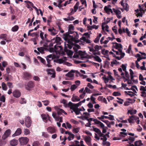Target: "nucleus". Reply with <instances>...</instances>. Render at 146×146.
<instances>
[{"instance_id":"obj_1","label":"nucleus","mask_w":146,"mask_h":146,"mask_svg":"<svg viewBox=\"0 0 146 146\" xmlns=\"http://www.w3.org/2000/svg\"><path fill=\"white\" fill-rule=\"evenodd\" d=\"M70 45H72V47L75 52V53L73 56V58H81L82 60L85 58L86 56L85 53L79 50L78 52L77 51L80 48V46L78 44H73V42L69 43Z\"/></svg>"},{"instance_id":"obj_2","label":"nucleus","mask_w":146,"mask_h":146,"mask_svg":"<svg viewBox=\"0 0 146 146\" xmlns=\"http://www.w3.org/2000/svg\"><path fill=\"white\" fill-rule=\"evenodd\" d=\"M50 52H53L54 58H58L60 55L62 56L65 55V53L63 51V49L61 46L59 45H55L54 46V49L53 48H50Z\"/></svg>"},{"instance_id":"obj_3","label":"nucleus","mask_w":146,"mask_h":146,"mask_svg":"<svg viewBox=\"0 0 146 146\" xmlns=\"http://www.w3.org/2000/svg\"><path fill=\"white\" fill-rule=\"evenodd\" d=\"M72 34V35H70L68 34L65 35L64 39L66 41V42L68 43V40L70 41L69 43L73 42L77 43L79 42V40L78 39L79 36L77 32H74Z\"/></svg>"},{"instance_id":"obj_4","label":"nucleus","mask_w":146,"mask_h":146,"mask_svg":"<svg viewBox=\"0 0 146 146\" xmlns=\"http://www.w3.org/2000/svg\"><path fill=\"white\" fill-rule=\"evenodd\" d=\"M109 133V132H108L107 133L104 135L101 132V140H103L102 144L104 146H110V143L106 141L107 140V137L109 138L110 137V136L108 135Z\"/></svg>"},{"instance_id":"obj_5","label":"nucleus","mask_w":146,"mask_h":146,"mask_svg":"<svg viewBox=\"0 0 146 146\" xmlns=\"http://www.w3.org/2000/svg\"><path fill=\"white\" fill-rule=\"evenodd\" d=\"M69 42H70V41L68 40V43L66 42H64V50L67 53L68 55L72 56L73 55V52L68 49V48L71 49L72 48V45H70Z\"/></svg>"},{"instance_id":"obj_6","label":"nucleus","mask_w":146,"mask_h":146,"mask_svg":"<svg viewBox=\"0 0 146 146\" xmlns=\"http://www.w3.org/2000/svg\"><path fill=\"white\" fill-rule=\"evenodd\" d=\"M100 47L96 45L94 47V49L93 48H90V51L91 52L90 53L91 54H93L94 55L100 54V52L98 50H100Z\"/></svg>"},{"instance_id":"obj_7","label":"nucleus","mask_w":146,"mask_h":146,"mask_svg":"<svg viewBox=\"0 0 146 146\" xmlns=\"http://www.w3.org/2000/svg\"><path fill=\"white\" fill-rule=\"evenodd\" d=\"M83 36H85L86 37L83 36L80 38V40L86 42L87 43H91L90 40L88 39V38L90 37V34L88 33H86L84 34Z\"/></svg>"},{"instance_id":"obj_8","label":"nucleus","mask_w":146,"mask_h":146,"mask_svg":"<svg viewBox=\"0 0 146 146\" xmlns=\"http://www.w3.org/2000/svg\"><path fill=\"white\" fill-rule=\"evenodd\" d=\"M19 140L21 145H26L29 141V139L27 137H22L19 138Z\"/></svg>"},{"instance_id":"obj_9","label":"nucleus","mask_w":146,"mask_h":146,"mask_svg":"<svg viewBox=\"0 0 146 146\" xmlns=\"http://www.w3.org/2000/svg\"><path fill=\"white\" fill-rule=\"evenodd\" d=\"M52 116L56 121H59L60 123H62L63 122L62 117H59V115L58 116V114H57L56 112H53L52 113Z\"/></svg>"},{"instance_id":"obj_10","label":"nucleus","mask_w":146,"mask_h":146,"mask_svg":"<svg viewBox=\"0 0 146 146\" xmlns=\"http://www.w3.org/2000/svg\"><path fill=\"white\" fill-rule=\"evenodd\" d=\"M61 102L64 104V106L66 108H70L73 107H72V106L74 104L71 102H69L68 104L67 101L64 99H63L61 100Z\"/></svg>"},{"instance_id":"obj_11","label":"nucleus","mask_w":146,"mask_h":146,"mask_svg":"<svg viewBox=\"0 0 146 146\" xmlns=\"http://www.w3.org/2000/svg\"><path fill=\"white\" fill-rule=\"evenodd\" d=\"M25 119V125L27 127H30L31 124V121L29 116L26 117Z\"/></svg>"},{"instance_id":"obj_12","label":"nucleus","mask_w":146,"mask_h":146,"mask_svg":"<svg viewBox=\"0 0 146 146\" xmlns=\"http://www.w3.org/2000/svg\"><path fill=\"white\" fill-rule=\"evenodd\" d=\"M11 133V131L9 129L6 130L4 134L3 135L2 138L3 139H5L8 137Z\"/></svg>"},{"instance_id":"obj_13","label":"nucleus","mask_w":146,"mask_h":146,"mask_svg":"<svg viewBox=\"0 0 146 146\" xmlns=\"http://www.w3.org/2000/svg\"><path fill=\"white\" fill-rule=\"evenodd\" d=\"M48 74L51 75L52 78H54L55 76V70L53 69H47L46 70Z\"/></svg>"},{"instance_id":"obj_14","label":"nucleus","mask_w":146,"mask_h":146,"mask_svg":"<svg viewBox=\"0 0 146 146\" xmlns=\"http://www.w3.org/2000/svg\"><path fill=\"white\" fill-rule=\"evenodd\" d=\"M137 119H138L137 116L132 115L131 116L129 117V118L127 119V120L130 123H134V120L136 121Z\"/></svg>"},{"instance_id":"obj_15","label":"nucleus","mask_w":146,"mask_h":146,"mask_svg":"<svg viewBox=\"0 0 146 146\" xmlns=\"http://www.w3.org/2000/svg\"><path fill=\"white\" fill-rule=\"evenodd\" d=\"M0 38L5 40L7 43H9L11 42V40L7 38V35L6 34H1L0 35Z\"/></svg>"},{"instance_id":"obj_16","label":"nucleus","mask_w":146,"mask_h":146,"mask_svg":"<svg viewBox=\"0 0 146 146\" xmlns=\"http://www.w3.org/2000/svg\"><path fill=\"white\" fill-rule=\"evenodd\" d=\"M13 94L15 97L18 98L21 96V93L19 90H16L13 92Z\"/></svg>"},{"instance_id":"obj_17","label":"nucleus","mask_w":146,"mask_h":146,"mask_svg":"<svg viewBox=\"0 0 146 146\" xmlns=\"http://www.w3.org/2000/svg\"><path fill=\"white\" fill-rule=\"evenodd\" d=\"M112 10H113V13L114 12L115 13V14L118 18L120 19L121 18V16L119 15L121 13L120 11L118 9L114 8H113Z\"/></svg>"},{"instance_id":"obj_18","label":"nucleus","mask_w":146,"mask_h":146,"mask_svg":"<svg viewBox=\"0 0 146 146\" xmlns=\"http://www.w3.org/2000/svg\"><path fill=\"white\" fill-rule=\"evenodd\" d=\"M48 31L52 36H54L58 33V31L56 30L53 28L48 29Z\"/></svg>"},{"instance_id":"obj_19","label":"nucleus","mask_w":146,"mask_h":146,"mask_svg":"<svg viewBox=\"0 0 146 146\" xmlns=\"http://www.w3.org/2000/svg\"><path fill=\"white\" fill-rule=\"evenodd\" d=\"M61 41V38L59 37H56L52 39V42L56 43V45H59Z\"/></svg>"},{"instance_id":"obj_20","label":"nucleus","mask_w":146,"mask_h":146,"mask_svg":"<svg viewBox=\"0 0 146 146\" xmlns=\"http://www.w3.org/2000/svg\"><path fill=\"white\" fill-rule=\"evenodd\" d=\"M47 131L50 134L55 133L56 131L55 129L53 127H49L46 129Z\"/></svg>"},{"instance_id":"obj_21","label":"nucleus","mask_w":146,"mask_h":146,"mask_svg":"<svg viewBox=\"0 0 146 146\" xmlns=\"http://www.w3.org/2000/svg\"><path fill=\"white\" fill-rule=\"evenodd\" d=\"M108 28L109 26L107 25H106V23H103L102 26V30H103V31L102 32V33L103 34L104 33H105L104 32L105 29V31H106L107 32H108Z\"/></svg>"},{"instance_id":"obj_22","label":"nucleus","mask_w":146,"mask_h":146,"mask_svg":"<svg viewBox=\"0 0 146 146\" xmlns=\"http://www.w3.org/2000/svg\"><path fill=\"white\" fill-rule=\"evenodd\" d=\"M34 84L32 81L29 82L26 87V89L28 90H30L33 87Z\"/></svg>"},{"instance_id":"obj_23","label":"nucleus","mask_w":146,"mask_h":146,"mask_svg":"<svg viewBox=\"0 0 146 146\" xmlns=\"http://www.w3.org/2000/svg\"><path fill=\"white\" fill-rule=\"evenodd\" d=\"M73 107L72 108H70L74 112H75L76 115H79L80 113V112L78 110H77V108L75 104H74L72 106Z\"/></svg>"},{"instance_id":"obj_24","label":"nucleus","mask_w":146,"mask_h":146,"mask_svg":"<svg viewBox=\"0 0 146 146\" xmlns=\"http://www.w3.org/2000/svg\"><path fill=\"white\" fill-rule=\"evenodd\" d=\"M22 132L21 129L20 128H18L15 133L12 135V137H15L20 135Z\"/></svg>"},{"instance_id":"obj_25","label":"nucleus","mask_w":146,"mask_h":146,"mask_svg":"<svg viewBox=\"0 0 146 146\" xmlns=\"http://www.w3.org/2000/svg\"><path fill=\"white\" fill-rule=\"evenodd\" d=\"M135 140V138L133 137H131L130 136H129V137L127 139H124L122 140V141H128V143H129V144L131 143H132Z\"/></svg>"},{"instance_id":"obj_26","label":"nucleus","mask_w":146,"mask_h":146,"mask_svg":"<svg viewBox=\"0 0 146 146\" xmlns=\"http://www.w3.org/2000/svg\"><path fill=\"white\" fill-rule=\"evenodd\" d=\"M79 142L76 140L70 142L69 144V146H80Z\"/></svg>"},{"instance_id":"obj_27","label":"nucleus","mask_w":146,"mask_h":146,"mask_svg":"<svg viewBox=\"0 0 146 146\" xmlns=\"http://www.w3.org/2000/svg\"><path fill=\"white\" fill-rule=\"evenodd\" d=\"M53 54L47 56L46 57V60L48 63H50L51 60L54 58H54Z\"/></svg>"},{"instance_id":"obj_28","label":"nucleus","mask_w":146,"mask_h":146,"mask_svg":"<svg viewBox=\"0 0 146 146\" xmlns=\"http://www.w3.org/2000/svg\"><path fill=\"white\" fill-rule=\"evenodd\" d=\"M104 10L108 14H110V13L112 14H114L113 13V11L111 9L109 8L106 6H105L104 7Z\"/></svg>"},{"instance_id":"obj_29","label":"nucleus","mask_w":146,"mask_h":146,"mask_svg":"<svg viewBox=\"0 0 146 146\" xmlns=\"http://www.w3.org/2000/svg\"><path fill=\"white\" fill-rule=\"evenodd\" d=\"M85 119L87 120L88 122V123H86L85 125L86 126L90 127L91 125L93 124L94 123H92V121L90 119V118H88V117H86Z\"/></svg>"},{"instance_id":"obj_30","label":"nucleus","mask_w":146,"mask_h":146,"mask_svg":"<svg viewBox=\"0 0 146 146\" xmlns=\"http://www.w3.org/2000/svg\"><path fill=\"white\" fill-rule=\"evenodd\" d=\"M85 141L86 142V143L89 145H90L91 141V137L89 136H85L84 138Z\"/></svg>"},{"instance_id":"obj_31","label":"nucleus","mask_w":146,"mask_h":146,"mask_svg":"<svg viewBox=\"0 0 146 146\" xmlns=\"http://www.w3.org/2000/svg\"><path fill=\"white\" fill-rule=\"evenodd\" d=\"M74 72L75 71L74 70H72L66 74V76H67L68 77L72 78L74 75Z\"/></svg>"},{"instance_id":"obj_32","label":"nucleus","mask_w":146,"mask_h":146,"mask_svg":"<svg viewBox=\"0 0 146 146\" xmlns=\"http://www.w3.org/2000/svg\"><path fill=\"white\" fill-rule=\"evenodd\" d=\"M74 29V27L72 25H70L68 27V33L69 34H72L73 32H75L73 31Z\"/></svg>"},{"instance_id":"obj_33","label":"nucleus","mask_w":146,"mask_h":146,"mask_svg":"<svg viewBox=\"0 0 146 146\" xmlns=\"http://www.w3.org/2000/svg\"><path fill=\"white\" fill-rule=\"evenodd\" d=\"M108 50H105V49H102V53L104 55L106 56V57L107 58L108 60H110V59L108 57Z\"/></svg>"},{"instance_id":"obj_34","label":"nucleus","mask_w":146,"mask_h":146,"mask_svg":"<svg viewBox=\"0 0 146 146\" xmlns=\"http://www.w3.org/2000/svg\"><path fill=\"white\" fill-rule=\"evenodd\" d=\"M71 100L72 102H76L80 101V99L78 96L73 95L72 96Z\"/></svg>"},{"instance_id":"obj_35","label":"nucleus","mask_w":146,"mask_h":146,"mask_svg":"<svg viewBox=\"0 0 146 146\" xmlns=\"http://www.w3.org/2000/svg\"><path fill=\"white\" fill-rule=\"evenodd\" d=\"M18 141L17 140L13 139L11 140L10 142V144L13 146H16L18 144Z\"/></svg>"},{"instance_id":"obj_36","label":"nucleus","mask_w":146,"mask_h":146,"mask_svg":"<svg viewBox=\"0 0 146 146\" xmlns=\"http://www.w3.org/2000/svg\"><path fill=\"white\" fill-rule=\"evenodd\" d=\"M64 57V59H59L57 61V62L59 64H64L66 61V58L65 57Z\"/></svg>"},{"instance_id":"obj_37","label":"nucleus","mask_w":146,"mask_h":146,"mask_svg":"<svg viewBox=\"0 0 146 146\" xmlns=\"http://www.w3.org/2000/svg\"><path fill=\"white\" fill-rule=\"evenodd\" d=\"M112 44H115V48L117 49L119 48H122V45L120 44H118L116 42H113Z\"/></svg>"},{"instance_id":"obj_38","label":"nucleus","mask_w":146,"mask_h":146,"mask_svg":"<svg viewBox=\"0 0 146 146\" xmlns=\"http://www.w3.org/2000/svg\"><path fill=\"white\" fill-rule=\"evenodd\" d=\"M105 123L109 127H111V125H113L114 124V122L113 121L110 122L108 120H105Z\"/></svg>"},{"instance_id":"obj_39","label":"nucleus","mask_w":146,"mask_h":146,"mask_svg":"<svg viewBox=\"0 0 146 146\" xmlns=\"http://www.w3.org/2000/svg\"><path fill=\"white\" fill-rule=\"evenodd\" d=\"M57 114H58V116L61 115L62 113H64L66 115L67 114L62 109L59 108L57 110Z\"/></svg>"},{"instance_id":"obj_40","label":"nucleus","mask_w":146,"mask_h":146,"mask_svg":"<svg viewBox=\"0 0 146 146\" xmlns=\"http://www.w3.org/2000/svg\"><path fill=\"white\" fill-rule=\"evenodd\" d=\"M90 119L92 121H93V124H97L100 125V122L96 119L93 118H90Z\"/></svg>"},{"instance_id":"obj_41","label":"nucleus","mask_w":146,"mask_h":146,"mask_svg":"<svg viewBox=\"0 0 146 146\" xmlns=\"http://www.w3.org/2000/svg\"><path fill=\"white\" fill-rule=\"evenodd\" d=\"M41 117L43 120L47 121L48 117L49 115L48 114H42L41 115Z\"/></svg>"},{"instance_id":"obj_42","label":"nucleus","mask_w":146,"mask_h":146,"mask_svg":"<svg viewBox=\"0 0 146 146\" xmlns=\"http://www.w3.org/2000/svg\"><path fill=\"white\" fill-rule=\"evenodd\" d=\"M24 76L26 79H27L31 77V75L30 73L27 72H25L24 73Z\"/></svg>"},{"instance_id":"obj_43","label":"nucleus","mask_w":146,"mask_h":146,"mask_svg":"<svg viewBox=\"0 0 146 146\" xmlns=\"http://www.w3.org/2000/svg\"><path fill=\"white\" fill-rule=\"evenodd\" d=\"M1 87L2 90L4 91H6L7 89V87L6 84L2 82L1 84Z\"/></svg>"},{"instance_id":"obj_44","label":"nucleus","mask_w":146,"mask_h":146,"mask_svg":"<svg viewBox=\"0 0 146 146\" xmlns=\"http://www.w3.org/2000/svg\"><path fill=\"white\" fill-rule=\"evenodd\" d=\"M136 112L137 111L135 110H128L127 113H130L133 115V114H136Z\"/></svg>"},{"instance_id":"obj_45","label":"nucleus","mask_w":146,"mask_h":146,"mask_svg":"<svg viewBox=\"0 0 146 146\" xmlns=\"http://www.w3.org/2000/svg\"><path fill=\"white\" fill-rule=\"evenodd\" d=\"M98 95V94H93L91 96L90 98V99L91 101L92 102V103L93 104H95L96 103V102H95V98L93 96H97Z\"/></svg>"},{"instance_id":"obj_46","label":"nucleus","mask_w":146,"mask_h":146,"mask_svg":"<svg viewBox=\"0 0 146 146\" xmlns=\"http://www.w3.org/2000/svg\"><path fill=\"white\" fill-rule=\"evenodd\" d=\"M134 144L135 146H141L143 145L141 140L135 141Z\"/></svg>"},{"instance_id":"obj_47","label":"nucleus","mask_w":146,"mask_h":146,"mask_svg":"<svg viewBox=\"0 0 146 146\" xmlns=\"http://www.w3.org/2000/svg\"><path fill=\"white\" fill-rule=\"evenodd\" d=\"M75 137V135L71 133L69 135L68 137L67 138V139L69 141H70L72 140Z\"/></svg>"},{"instance_id":"obj_48","label":"nucleus","mask_w":146,"mask_h":146,"mask_svg":"<svg viewBox=\"0 0 146 146\" xmlns=\"http://www.w3.org/2000/svg\"><path fill=\"white\" fill-rule=\"evenodd\" d=\"M128 93H127V91H125V93L129 95L131 97H132L133 96H135V95H136L133 92L131 91H128Z\"/></svg>"},{"instance_id":"obj_49","label":"nucleus","mask_w":146,"mask_h":146,"mask_svg":"<svg viewBox=\"0 0 146 146\" xmlns=\"http://www.w3.org/2000/svg\"><path fill=\"white\" fill-rule=\"evenodd\" d=\"M45 49V48L43 47H40L37 48L38 51L42 54H43L44 53V51Z\"/></svg>"},{"instance_id":"obj_50","label":"nucleus","mask_w":146,"mask_h":146,"mask_svg":"<svg viewBox=\"0 0 146 146\" xmlns=\"http://www.w3.org/2000/svg\"><path fill=\"white\" fill-rule=\"evenodd\" d=\"M139 11L140 12L143 14H144L145 13V10L143 7L142 5H139Z\"/></svg>"},{"instance_id":"obj_51","label":"nucleus","mask_w":146,"mask_h":146,"mask_svg":"<svg viewBox=\"0 0 146 146\" xmlns=\"http://www.w3.org/2000/svg\"><path fill=\"white\" fill-rule=\"evenodd\" d=\"M93 129H91V130H93L97 134V133H100V130L97 128H95L93 126H92Z\"/></svg>"},{"instance_id":"obj_52","label":"nucleus","mask_w":146,"mask_h":146,"mask_svg":"<svg viewBox=\"0 0 146 146\" xmlns=\"http://www.w3.org/2000/svg\"><path fill=\"white\" fill-rule=\"evenodd\" d=\"M101 128H103L102 133H106V128L107 127H104V125L101 122Z\"/></svg>"},{"instance_id":"obj_53","label":"nucleus","mask_w":146,"mask_h":146,"mask_svg":"<svg viewBox=\"0 0 146 146\" xmlns=\"http://www.w3.org/2000/svg\"><path fill=\"white\" fill-rule=\"evenodd\" d=\"M80 130V128L77 127L74 128L73 129V132L74 133H77L79 132Z\"/></svg>"},{"instance_id":"obj_54","label":"nucleus","mask_w":146,"mask_h":146,"mask_svg":"<svg viewBox=\"0 0 146 146\" xmlns=\"http://www.w3.org/2000/svg\"><path fill=\"white\" fill-rule=\"evenodd\" d=\"M42 136L46 138H48L49 135L46 132H42Z\"/></svg>"},{"instance_id":"obj_55","label":"nucleus","mask_w":146,"mask_h":146,"mask_svg":"<svg viewBox=\"0 0 146 146\" xmlns=\"http://www.w3.org/2000/svg\"><path fill=\"white\" fill-rule=\"evenodd\" d=\"M79 4V3L78 2H77L74 6V10H75V12H76L78 10Z\"/></svg>"},{"instance_id":"obj_56","label":"nucleus","mask_w":146,"mask_h":146,"mask_svg":"<svg viewBox=\"0 0 146 146\" xmlns=\"http://www.w3.org/2000/svg\"><path fill=\"white\" fill-rule=\"evenodd\" d=\"M131 77V80H132L133 82L135 83H137L138 82V80L137 79L135 80L133 79L134 77H136L135 76H133V75H130Z\"/></svg>"},{"instance_id":"obj_57","label":"nucleus","mask_w":146,"mask_h":146,"mask_svg":"<svg viewBox=\"0 0 146 146\" xmlns=\"http://www.w3.org/2000/svg\"><path fill=\"white\" fill-rule=\"evenodd\" d=\"M30 131L29 130L27 129H24V133L25 135H27L30 134Z\"/></svg>"},{"instance_id":"obj_58","label":"nucleus","mask_w":146,"mask_h":146,"mask_svg":"<svg viewBox=\"0 0 146 146\" xmlns=\"http://www.w3.org/2000/svg\"><path fill=\"white\" fill-rule=\"evenodd\" d=\"M40 37L43 41H44V33L41 31H40Z\"/></svg>"},{"instance_id":"obj_59","label":"nucleus","mask_w":146,"mask_h":146,"mask_svg":"<svg viewBox=\"0 0 146 146\" xmlns=\"http://www.w3.org/2000/svg\"><path fill=\"white\" fill-rule=\"evenodd\" d=\"M19 28V27L18 26L15 25L12 29V30L13 31L15 32L17 31Z\"/></svg>"},{"instance_id":"obj_60","label":"nucleus","mask_w":146,"mask_h":146,"mask_svg":"<svg viewBox=\"0 0 146 146\" xmlns=\"http://www.w3.org/2000/svg\"><path fill=\"white\" fill-rule=\"evenodd\" d=\"M77 87V86L75 84H73L71 86L70 89L72 91L75 90Z\"/></svg>"},{"instance_id":"obj_61","label":"nucleus","mask_w":146,"mask_h":146,"mask_svg":"<svg viewBox=\"0 0 146 146\" xmlns=\"http://www.w3.org/2000/svg\"><path fill=\"white\" fill-rule=\"evenodd\" d=\"M42 102L43 103L44 105L45 106L48 105L50 102L48 100L42 101Z\"/></svg>"},{"instance_id":"obj_62","label":"nucleus","mask_w":146,"mask_h":146,"mask_svg":"<svg viewBox=\"0 0 146 146\" xmlns=\"http://www.w3.org/2000/svg\"><path fill=\"white\" fill-rule=\"evenodd\" d=\"M100 133H95V138L97 140L100 139Z\"/></svg>"},{"instance_id":"obj_63","label":"nucleus","mask_w":146,"mask_h":146,"mask_svg":"<svg viewBox=\"0 0 146 146\" xmlns=\"http://www.w3.org/2000/svg\"><path fill=\"white\" fill-rule=\"evenodd\" d=\"M94 58L96 61L99 62H100V58L98 56H94Z\"/></svg>"},{"instance_id":"obj_64","label":"nucleus","mask_w":146,"mask_h":146,"mask_svg":"<svg viewBox=\"0 0 146 146\" xmlns=\"http://www.w3.org/2000/svg\"><path fill=\"white\" fill-rule=\"evenodd\" d=\"M33 79L36 81H39L40 79L37 76H35L33 77Z\"/></svg>"}]
</instances>
